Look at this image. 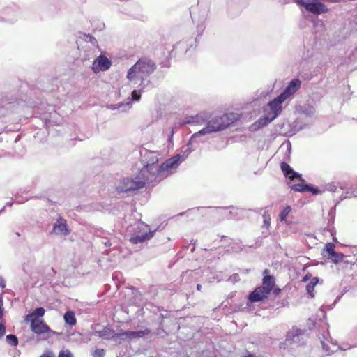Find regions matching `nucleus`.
Segmentation results:
<instances>
[{"label":"nucleus","mask_w":357,"mask_h":357,"mask_svg":"<svg viewBox=\"0 0 357 357\" xmlns=\"http://www.w3.org/2000/svg\"><path fill=\"white\" fill-rule=\"evenodd\" d=\"M238 118H239L238 115V114H236V120H238Z\"/></svg>","instance_id":"nucleus-47"},{"label":"nucleus","mask_w":357,"mask_h":357,"mask_svg":"<svg viewBox=\"0 0 357 357\" xmlns=\"http://www.w3.org/2000/svg\"><path fill=\"white\" fill-rule=\"evenodd\" d=\"M269 294L263 288L258 287L254 291H252L248 297L250 302H259L266 298Z\"/></svg>","instance_id":"nucleus-15"},{"label":"nucleus","mask_w":357,"mask_h":357,"mask_svg":"<svg viewBox=\"0 0 357 357\" xmlns=\"http://www.w3.org/2000/svg\"><path fill=\"white\" fill-rule=\"evenodd\" d=\"M344 257V255L340 253H337L336 252H334L333 253H331L330 255H327V258L331 259L333 262L337 264L339 261H340Z\"/></svg>","instance_id":"nucleus-25"},{"label":"nucleus","mask_w":357,"mask_h":357,"mask_svg":"<svg viewBox=\"0 0 357 357\" xmlns=\"http://www.w3.org/2000/svg\"><path fill=\"white\" fill-rule=\"evenodd\" d=\"M64 320L66 324H69L70 326H74L76 324V319L75 317L74 312L71 311H68L64 314Z\"/></svg>","instance_id":"nucleus-22"},{"label":"nucleus","mask_w":357,"mask_h":357,"mask_svg":"<svg viewBox=\"0 0 357 357\" xmlns=\"http://www.w3.org/2000/svg\"><path fill=\"white\" fill-rule=\"evenodd\" d=\"M301 84V81L298 79L291 80L280 95L286 100L288 99L300 89Z\"/></svg>","instance_id":"nucleus-12"},{"label":"nucleus","mask_w":357,"mask_h":357,"mask_svg":"<svg viewBox=\"0 0 357 357\" xmlns=\"http://www.w3.org/2000/svg\"><path fill=\"white\" fill-rule=\"evenodd\" d=\"M263 219H264V224H263L262 227L268 229L271 225V217L269 215L264 214L263 215Z\"/></svg>","instance_id":"nucleus-32"},{"label":"nucleus","mask_w":357,"mask_h":357,"mask_svg":"<svg viewBox=\"0 0 357 357\" xmlns=\"http://www.w3.org/2000/svg\"><path fill=\"white\" fill-rule=\"evenodd\" d=\"M112 66V61L103 53L98 56L93 61L91 70L94 73L105 72Z\"/></svg>","instance_id":"nucleus-9"},{"label":"nucleus","mask_w":357,"mask_h":357,"mask_svg":"<svg viewBox=\"0 0 357 357\" xmlns=\"http://www.w3.org/2000/svg\"><path fill=\"white\" fill-rule=\"evenodd\" d=\"M291 211V207L290 206H286L281 211L279 218L281 222H285L287 225L291 224V222L287 220V217Z\"/></svg>","instance_id":"nucleus-20"},{"label":"nucleus","mask_w":357,"mask_h":357,"mask_svg":"<svg viewBox=\"0 0 357 357\" xmlns=\"http://www.w3.org/2000/svg\"><path fill=\"white\" fill-rule=\"evenodd\" d=\"M310 278H311V275H308V274H307V275H305V276L303 277V282H307V280H309L310 279Z\"/></svg>","instance_id":"nucleus-41"},{"label":"nucleus","mask_w":357,"mask_h":357,"mask_svg":"<svg viewBox=\"0 0 357 357\" xmlns=\"http://www.w3.org/2000/svg\"><path fill=\"white\" fill-rule=\"evenodd\" d=\"M155 231L151 229L149 225L142 222H137L128 228V231L131 234L130 241L134 244L142 243L150 240Z\"/></svg>","instance_id":"nucleus-4"},{"label":"nucleus","mask_w":357,"mask_h":357,"mask_svg":"<svg viewBox=\"0 0 357 357\" xmlns=\"http://www.w3.org/2000/svg\"><path fill=\"white\" fill-rule=\"evenodd\" d=\"M6 333V326L3 322L0 323V338H1Z\"/></svg>","instance_id":"nucleus-35"},{"label":"nucleus","mask_w":357,"mask_h":357,"mask_svg":"<svg viewBox=\"0 0 357 357\" xmlns=\"http://www.w3.org/2000/svg\"><path fill=\"white\" fill-rule=\"evenodd\" d=\"M140 154L144 167L139 171V174L152 178L153 180L156 174L155 168L159 167L156 163L158 162L160 154L146 149H141Z\"/></svg>","instance_id":"nucleus-3"},{"label":"nucleus","mask_w":357,"mask_h":357,"mask_svg":"<svg viewBox=\"0 0 357 357\" xmlns=\"http://www.w3.org/2000/svg\"><path fill=\"white\" fill-rule=\"evenodd\" d=\"M230 116L229 114H224L211 117L208 114V119L205 123L206 126L195 133L192 136V139H195L200 135H208L225 130L231 123Z\"/></svg>","instance_id":"nucleus-2"},{"label":"nucleus","mask_w":357,"mask_h":357,"mask_svg":"<svg viewBox=\"0 0 357 357\" xmlns=\"http://www.w3.org/2000/svg\"><path fill=\"white\" fill-rule=\"evenodd\" d=\"M197 289L198 290H200V289H201V285H200V284H197Z\"/></svg>","instance_id":"nucleus-45"},{"label":"nucleus","mask_w":357,"mask_h":357,"mask_svg":"<svg viewBox=\"0 0 357 357\" xmlns=\"http://www.w3.org/2000/svg\"><path fill=\"white\" fill-rule=\"evenodd\" d=\"M307 190H311L314 195H317L319 193L320 190L317 189L310 188L308 187V189Z\"/></svg>","instance_id":"nucleus-39"},{"label":"nucleus","mask_w":357,"mask_h":357,"mask_svg":"<svg viewBox=\"0 0 357 357\" xmlns=\"http://www.w3.org/2000/svg\"><path fill=\"white\" fill-rule=\"evenodd\" d=\"M58 357H73L72 352L68 350H62L59 352Z\"/></svg>","instance_id":"nucleus-33"},{"label":"nucleus","mask_w":357,"mask_h":357,"mask_svg":"<svg viewBox=\"0 0 357 357\" xmlns=\"http://www.w3.org/2000/svg\"><path fill=\"white\" fill-rule=\"evenodd\" d=\"M208 114L206 112H201L195 116H186L183 120V123L191 125H202L205 124L208 119Z\"/></svg>","instance_id":"nucleus-11"},{"label":"nucleus","mask_w":357,"mask_h":357,"mask_svg":"<svg viewBox=\"0 0 357 357\" xmlns=\"http://www.w3.org/2000/svg\"><path fill=\"white\" fill-rule=\"evenodd\" d=\"M275 284L274 278L271 276H264L263 279V287L268 294L271 292Z\"/></svg>","instance_id":"nucleus-19"},{"label":"nucleus","mask_w":357,"mask_h":357,"mask_svg":"<svg viewBox=\"0 0 357 357\" xmlns=\"http://www.w3.org/2000/svg\"><path fill=\"white\" fill-rule=\"evenodd\" d=\"M99 336L102 337H104V338H106V339L114 338V335H111L110 334V330L109 329H107V328L104 329L102 331H100L99 332Z\"/></svg>","instance_id":"nucleus-30"},{"label":"nucleus","mask_w":357,"mask_h":357,"mask_svg":"<svg viewBox=\"0 0 357 357\" xmlns=\"http://www.w3.org/2000/svg\"><path fill=\"white\" fill-rule=\"evenodd\" d=\"M132 101V100H131L130 101H128L126 103L120 102L118 104L110 105L108 106V108L112 110L118 109L120 112H125L128 111L131 108V107H132L131 102Z\"/></svg>","instance_id":"nucleus-17"},{"label":"nucleus","mask_w":357,"mask_h":357,"mask_svg":"<svg viewBox=\"0 0 357 357\" xmlns=\"http://www.w3.org/2000/svg\"><path fill=\"white\" fill-rule=\"evenodd\" d=\"M155 69V64L150 60L139 59L128 69L126 78L133 90L131 92L132 100L139 101L142 93L150 84L149 75Z\"/></svg>","instance_id":"nucleus-1"},{"label":"nucleus","mask_w":357,"mask_h":357,"mask_svg":"<svg viewBox=\"0 0 357 357\" xmlns=\"http://www.w3.org/2000/svg\"><path fill=\"white\" fill-rule=\"evenodd\" d=\"M93 356V357H103L105 356V351L103 349H96Z\"/></svg>","instance_id":"nucleus-34"},{"label":"nucleus","mask_w":357,"mask_h":357,"mask_svg":"<svg viewBox=\"0 0 357 357\" xmlns=\"http://www.w3.org/2000/svg\"><path fill=\"white\" fill-rule=\"evenodd\" d=\"M278 291H279L278 289H276L275 291L276 294H278Z\"/></svg>","instance_id":"nucleus-48"},{"label":"nucleus","mask_w":357,"mask_h":357,"mask_svg":"<svg viewBox=\"0 0 357 357\" xmlns=\"http://www.w3.org/2000/svg\"><path fill=\"white\" fill-rule=\"evenodd\" d=\"M319 282V279L317 277H314L310 280V282L306 287V290L307 293L312 296H314L313 291L314 289V287Z\"/></svg>","instance_id":"nucleus-23"},{"label":"nucleus","mask_w":357,"mask_h":357,"mask_svg":"<svg viewBox=\"0 0 357 357\" xmlns=\"http://www.w3.org/2000/svg\"><path fill=\"white\" fill-rule=\"evenodd\" d=\"M298 111L307 116H312L315 112V109L313 106L310 105H305L303 106L300 107Z\"/></svg>","instance_id":"nucleus-21"},{"label":"nucleus","mask_w":357,"mask_h":357,"mask_svg":"<svg viewBox=\"0 0 357 357\" xmlns=\"http://www.w3.org/2000/svg\"><path fill=\"white\" fill-rule=\"evenodd\" d=\"M153 179L139 173L134 178H124L121 180L116 188L119 192L136 190L142 188L146 183H152Z\"/></svg>","instance_id":"nucleus-5"},{"label":"nucleus","mask_w":357,"mask_h":357,"mask_svg":"<svg viewBox=\"0 0 357 357\" xmlns=\"http://www.w3.org/2000/svg\"><path fill=\"white\" fill-rule=\"evenodd\" d=\"M319 338L322 345V349L327 355L337 351L339 347L336 342L332 340L328 331L321 334Z\"/></svg>","instance_id":"nucleus-10"},{"label":"nucleus","mask_w":357,"mask_h":357,"mask_svg":"<svg viewBox=\"0 0 357 357\" xmlns=\"http://www.w3.org/2000/svg\"><path fill=\"white\" fill-rule=\"evenodd\" d=\"M6 340L7 343L11 346L16 347L18 344L17 337L15 335H8Z\"/></svg>","instance_id":"nucleus-27"},{"label":"nucleus","mask_w":357,"mask_h":357,"mask_svg":"<svg viewBox=\"0 0 357 357\" xmlns=\"http://www.w3.org/2000/svg\"><path fill=\"white\" fill-rule=\"evenodd\" d=\"M347 194H349V196H344L342 198V199H345L347 197H357V187L356 188H354L353 186H351L347 191Z\"/></svg>","instance_id":"nucleus-31"},{"label":"nucleus","mask_w":357,"mask_h":357,"mask_svg":"<svg viewBox=\"0 0 357 357\" xmlns=\"http://www.w3.org/2000/svg\"><path fill=\"white\" fill-rule=\"evenodd\" d=\"M3 297L0 296V319H2L3 316Z\"/></svg>","instance_id":"nucleus-36"},{"label":"nucleus","mask_w":357,"mask_h":357,"mask_svg":"<svg viewBox=\"0 0 357 357\" xmlns=\"http://www.w3.org/2000/svg\"><path fill=\"white\" fill-rule=\"evenodd\" d=\"M123 91V88H122V89H121V90H120V93H121V91Z\"/></svg>","instance_id":"nucleus-49"},{"label":"nucleus","mask_w":357,"mask_h":357,"mask_svg":"<svg viewBox=\"0 0 357 357\" xmlns=\"http://www.w3.org/2000/svg\"><path fill=\"white\" fill-rule=\"evenodd\" d=\"M286 100L281 95L269 102L268 107L270 112L266 116L261 118L257 121L259 126H264L274 120L282 112V103Z\"/></svg>","instance_id":"nucleus-7"},{"label":"nucleus","mask_w":357,"mask_h":357,"mask_svg":"<svg viewBox=\"0 0 357 357\" xmlns=\"http://www.w3.org/2000/svg\"><path fill=\"white\" fill-rule=\"evenodd\" d=\"M301 0H294V2H296L297 4L299 3Z\"/></svg>","instance_id":"nucleus-46"},{"label":"nucleus","mask_w":357,"mask_h":357,"mask_svg":"<svg viewBox=\"0 0 357 357\" xmlns=\"http://www.w3.org/2000/svg\"><path fill=\"white\" fill-rule=\"evenodd\" d=\"M281 169L284 173V174L285 175L286 177H287L288 178H289L290 180L291 181H301V176L295 172L291 168V167L285 163V162H282L281 163Z\"/></svg>","instance_id":"nucleus-16"},{"label":"nucleus","mask_w":357,"mask_h":357,"mask_svg":"<svg viewBox=\"0 0 357 357\" xmlns=\"http://www.w3.org/2000/svg\"><path fill=\"white\" fill-rule=\"evenodd\" d=\"M243 357H255L253 354L250 353H246Z\"/></svg>","instance_id":"nucleus-42"},{"label":"nucleus","mask_w":357,"mask_h":357,"mask_svg":"<svg viewBox=\"0 0 357 357\" xmlns=\"http://www.w3.org/2000/svg\"><path fill=\"white\" fill-rule=\"evenodd\" d=\"M6 286V281L5 280L0 277V287H4Z\"/></svg>","instance_id":"nucleus-40"},{"label":"nucleus","mask_w":357,"mask_h":357,"mask_svg":"<svg viewBox=\"0 0 357 357\" xmlns=\"http://www.w3.org/2000/svg\"><path fill=\"white\" fill-rule=\"evenodd\" d=\"M45 312V311L43 307H38L33 312L26 316L25 321L29 322L30 320L38 319V317L44 316Z\"/></svg>","instance_id":"nucleus-18"},{"label":"nucleus","mask_w":357,"mask_h":357,"mask_svg":"<svg viewBox=\"0 0 357 357\" xmlns=\"http://www.w3.org/2000/svg\"><path fill=\"white\" fill-rule=\"evenodd\" d=\"M53 231L56 235L66 236L69 234L67 228L66 221L59 218L54 225Z\"/></svg>","instance_id":"nucleus-13"},{"label":"nucleus","mask_w":357,"mask_h":357,"mask_svg":"<svg viewBox=\"0 0 357 357\" xmlns=\"http://www.w3.org/2000/svg\"><path fill=\"white\" fill-rule=\"evenodd\" d=\"M328 190L331 191H335L336 190V188L334 185H333V186L330 187L328 188Z\"/></svg>","instance_id":"nucleus-43"},{"label":"nucleus","mask_w":357,"mask_h":357,"mask_svg":"<svg viewBox=\"0 0 357 357\" xmlns=\"http://www.w3.org/2000/svg\"><path fill=\"white\" fill-rule=\"evenodd\" d=\"M40 357H55V354L51 351H47Z\"/></svg>","instance_id":"nucleus-37"},{"label":"nucleus","mask_w":357,"mask_h":357,"mask_svg":"<svg viewBox=\"0 0 357 357\" xmlns=\"http://www.w3.org/2000/svg\"><path fill=\"white\" fill-rule=\"evenodd\" d=\"M105 244V245H107V246H110V245H111V243H109V241L106 242Z\"/></svg>","instance_id":"nucleus-44"},{"label":"nucleus","mask_w":357,"mask_h":357,"mask_svg":"<svg viewBox=\"0 0 357 357\" xmlns=\"http://www.w3.org/2000/svg\"><path fill=\"white\" fill-rule=\"evenodd\" d=\"M86 40H87V42H89L92 45L93 52L94 53L96 49L98 47V44L96 39L94 37H93L90 35H88V36H86Z\"/></svg>","instance_id":"nucleus-29"},{"label":"nucleus","mask_w":357,"mask_h":357,"mask_svg":"<svg viewBox=\"0 0 357 357\" xmlns=\"http://www.w3.org/2000/svg\"><path fill=\"white\" fill-rule=\"evenodd\" d=\"M32 331L37 334H42L49 331V327L39 319L30 320Z\"/></svg>","instance_id":"nucleus-14"},{"label":"nucleus","mask_w":357,"mask_h":357,"mask_svg":"<svg viewBox=\"0 0 357 357\" xmlns=\"http://www.w3.org/2000/svg\"><path fill=\"white\" fill-rule=\"evenodd\" d=\"M298 5L303 7L306 11L318 15L328 12L327 6L322 0H301Z\"/></svg>","instance_id":"nucleus-8"},{"label":"nucleus","mask_w":357,"mask_h":357,"mask_svg":"<svg viewBox=\"0 0 357 357\" xmlns=\"http://www.w3.org/2000/svg\"><path fill=\"white\" fill-rule=\"evenodd\" d=\"M335 252L334 250V245L331 243H328L325 245V248L323 250V255L327 257V255H330L331 253Z\"/></svg>","instance_id":"nucleus-26"},{"label":"nucleus","mask_w":357,"mask_h":357,"mask_svg":"<svg viewBox=\"0 0 357 357\" xmlns=\"http://www.w3.org/2000/svg\"><path fill=\"white\" fill-rule=\"evenodd\" d=\"M229 281H231V282H236L237 281H238L240 280L239 278V276L237 274H234L233 275H231L230 278H229Z\"/></svg>","instance_id":"nucleus-38"},{"label":"nucleus","mask_w":357,"mask_h":357,"mask_svg":"<svg viewBox=\"0 0 357 357\" xmlns=\"http://www.w3.org/2000/svg\"><path fill=\"white\" fill-rule=\"evenodd\" d=\"M290 187L292 190H294L298 191V192H304L308 189L307 185H303L302 183L294 184V185H291Z\"/></svg>","instance_id":"nucleus-28"},{"label":"nucleus","mask_w":357,"mask_h":357,"mask_svg":"<svg viewBox=\"0 0 357 357\" xmlns=\"http://www.w3.org/2000/svg\"><path fill=\"white\" fill-rule=\"evenodd\" d=\"M144 335V332L139 331V332H126V333H122L118 335L119 337L121 338L124 337H142Z\"/></svg>","instance_id":"nucleus-24"},{"label":"nucleus","mask_w":357,"mask_h":357,"mask_svg":"<svg viewBox=\"0 0 357 357\" xmlns=\"http://www.w3.org/2000/svg\"><path fill=\"white\" fill-rule=\"evenodd\" d=\"M181 158L180 154H177L167 160L158 168H155L156 174L153 181H161L172 174L179 165V160Z\"/></svg>","instance_id":"nucleus-6"}]
</instances>
